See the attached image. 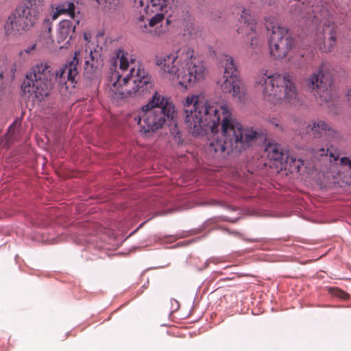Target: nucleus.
Masks as SVG:
<instances>
[{
  "mask_svg": "<svg viewBox=\"0 0 351 351\" xmlns=\"http://www.w3.org/2000/svg\"><path fill=\"white\" fill-rule=\"evenodd\" d=\"M121 53V51H119V53L117 54V57H119V53Z\"/></svg>",
  "mask_w": 351,
  "mask_h": 351,
  "instance_id": "38",
  "label": "nucleus"
},
{
  "mask_svg": "<svg viewBox=\"0 0 351 351\" xmlns=\"http://www.w3.org/2000/svg\"><path fill=\"white\" fill-rule=\"evenodd\" d=\"M239 20L240 23L245 25L246 27H239L237 30V33H245L247 37H250L251 40L250 46L254 53H258L260 51L261 40L256 33V23L254 19L250 15L249 10L243 8L241 10Z\"/></svg>",
  "mask_w": 351,
  "mask_h": 351,
  "instance_id": "14",
  "label": "nucleus"
},
{
  "mask_svg": "<svg viewBox=\"0 0 351 351\" xmlns=\"http://www.w3.org/2000/svg\"><path fill=\"white\" fill-rule=\"evenodd\" d=\"M80 51H76L73 56L67 60L64 67L62 68L64 73L67 71V80L73 84L74 87L75 84H79V86L82 85V77L79 76L78 70L81 62V58H80ZM60 69H62V68Z\"/></svg>",
  "mask_w": 351,
  "mask_h": 351,
  "instance_id": "16",
  "label": "nucleus"
},
{
  "mask_svg": "<svg viewBox=\"0 0 351 351\" xmlns=\"http://www.w3.org/2000/svg\"><path fill=\"white\" fill-rule=\"evenodd\" d=\"M265 151L268 152V156L271 160L279 162L282 166H285V169L289 165L291 171H299L300 166L304 164L302 160L290 157L288 153L284 152L280 145L277 143H269L265 147Z\"/></svg>",
  "mask_w": 351,
  "mask_h": 351,
  "instance_id": "15",
  "label": "nucleus"
},
{
  "mask_svg": "<svg viewBox=\"0 0 351 351\" xmlns=\"http://www.w3.org/2000/svg\"><path fill=\"white\" fill-rule=\"evenodd\" d=\"M219 60L224 66V80L221 84V89L224 93H228L237 98L239 102L245 99V89L243 83L238 76L237 64L234 58L228 55L223 54Z\"/></svg>",
  "mask_w": 351,
  "mask_h": 351,
  "instance_id": "9",
  "label": "nucleus"
},
{
  "mask_svg": "<svg viewBox=\"0 0 351 351\" xmlns=\"http://www.w3.org/2000/svg\"><path fill=\"white\" fill-rule=\"evenodd\" d=\"M131 67L130 72L123 77L118 75L113 86H121L119 93L123 97H141L149 92L153 88L152 76L139 66Z\"/></svg>",
  "mask_w": 351,
  "mask_h": 351,
  "instance_id": "7",
  "label": "nucleus"
},
{
  "mask_svg": "<svg viewBox=\"0 0 351 351\" xmlns=\"http://www.w3.org/2000/svg\"><path fill=\"white\" fill-rule=\"evenodd\" d=\"M210 18H211L212 19H213V20H215V19H216V17H214V16H210Z\"/></svg>",
  "mask_w": 351,
  "mask_h": 351,
  "instance_id": "36",
  "label": "nucleus"
},
{
  "mask_svg": "<svg viewBox=\"0 0 351 351\" xmlns=\"http://www.w3.org/2000/svg\"><path fill=\"white\" fill-rule=\"evenodd\" d=\"M146 6L144 11L148 14V10L152 7V12H167V9L170 10L177 6L178 0H146Z\"/></svg>",
  "mask_w": 351,
  "mask_h": 351,
  "instance_id": "18",
  "label": "nucleus"
},
{
  "mask_svg": "<svg viewBox=\"0 0 351 351\" xmlns=\"http://www.w3.org/2000/svg\"><path fill=\"white\" fill-rule=\"evenodd\" d=\"M75 25L70 20H62L59 23L57 32V42L60 43L66 40V45H70V40L75 36Z\"/></svg>",
  "mask_w": 351,
  "mask_h": 351,
  "instance_id": "17",
  "label": "nucleus"
},
{
  "mask_svg": "<svg viewBox=\"0 0 351 351\" xmlns=\"http://www.w3.org/2000/svg\"><path fill=\"white\" fill-rule=\"evenodd\" d=\"M130 61H131V64H134V62H133V60L132 58L130 59Z\"/></svg>",
  "mask_w": 351,
  "mask_h": 351,
  "instance_id": "37",
  "label": "nucleus"
},
{
  "mask_svg": "<svg viewBox=\"0 0 351 351\" xmlns=\"http://www.w3.org/2000/svg\"><path fill=\"white\" fill-rule=\"evenodd\" d=\"M3 73H2V72H1V73H0V90L1 89V86H2V84H3Z\"/></svg>",
  "mask_w": 351,
  "mask_h": 351,
  "instance_id": "29",
  "label": "nucleus"
},
{
  "mask_svg": "<svg viewBox=\"0 0 351 351\" xmlns=\"http://www.w3.org/2000/svg\"><path fill=\"white\" fill-rule=\"evenodd\" d=\"M165 18V14L163 12H160V13L156 14L153 17L149 19V25L150 27H154L158 23H160Z\"/></svg>",
  "mask_w": 351,
  "mask_h": 351,
  "instance_id": "22",
  "label": "nucleus"
},
{
  "mask_svg": "<svg viewBox=\"0 0 351 351\" xmlns=\"http://www.w3.org/2000/svg\"><path fill=\"white\" fill-rule=\"evenodd\" d=\"M176 114L177 113L175 111L173 118L167 121V124L169 125L170 133L173 136L175 142L177 143L178 145H181L184 143V138L182 136V132L178 125V123L176 119Z\"/></svg>",
  "mask_w": 351,
  "mask_h": 351,
  "instance_id": "19",
  "label": "nucleus"
},
{
  "mask_svg": "<svg viewBox=\"0 0 351 351\" xmlns=\"http://www.w3.org/2000/svg\"><path fill=\"white\" fill-rule=\"evenodd\" d=\"M15 71H16V68L15 67L14 68L13 66H12L11 71L14 73Z\"/></svg>",
  "mask_w": 351,
  "mask_h": 351,
  "instance_id": "34",
  "label": "nucleus"
},
{
  "mask_svg": "<svg viewBox=\"0 0 351 351\" xmlns=\"http://www.w3.org/2000/svg\"><path fill=\"white\" fill-rule=\"evenodd\" d=\"M14 123H13L10 127H9V130H8V132H11L12 130L14 128Z\"/></svg>",
  "mask_w": 351,
  "mask_h": 351,
  "instance_id": "30",
  "label": "nucleus"
},
{
  "mask_svg": "<svg viewBox=\"0 0 351 351\" xmlns=\"http://www.w3.org/2000/svg\"><path fill=\"white\" fill-rule=\"evenodd\" d=\"M193 53L189 47H184L164 57H156V64L162 69L166 77L176 80L186 88L202 79L206 71L205 66L193 58Z\"/></svg>",
  "mask_w": 351,
  "mask_h": 351,
  "instance_id": "2",
  "label": "nucleus"
},
{
  "mask_svg": "<svg viewBox=\"0 0 351 351\" xmlns=\"http://www.w3.org/2000/svg\"><path fill=\"white\" fill-rule=\"evenodd\" d=\"M332 84L329 74H325L322 70L314 72L306 79V88L310 90L318 104L326 105L332 99L330 87Z\"/></svg>",
  "mask_w": 351,
  "mask_h": 351,
  "instance_id": "10",
  "label": "nucleus"
},
{
  "mask_svg": "<svg viewBox=\"0 0 351 351\" xmlns=\"http://www.w3.org/2000/svg\"><path fill=\"white\" fill-rule=\"evenodd\" d=\"M257 82L263 86L264 96L269 101L276 104L282 101L294 106L300 101L293 77L289 73L263 75Z\"/></svg>",
  "mask_w": 351,
  "mask_h": 351,
  "instance_id": "6",
  "label": "nucleus"
},
{
  "mask_svg": "<svg viewBox=\"0 0 351 351\" xmlns=\"http://www.w3.org/2000/svg\"><path fill=\"white\" fill-rule=\"evenodd\" d=\"M36 47V45H31V46H29L26 49H25V51L27 53H29L32 50H34Z\"/></svg>",
  "mask_w": 351,
  "mask_h": 351,
  "instance_id": "27",
  "label": "nucleus"
},
{
  "mask_svg": "<svg viewBox=\"0 0 351 351\" xmlns=\"http://www.w3.org/2000/svg\"><path fill=\"white\" fill-rule=\"evenodd\" d=\"M45 0H23L9 15L4 25L8 36H18L29 30L43 10Z\"/></svg>",
  "mask_w": 351,
  "mask_h": 351,
  "instance_id": "5",
  "label": "nucleus"
},
{
  "mask_svg": "<svg viewBox=\"0 0 351 351\" xmlns=\"http://www.w3.org/2000/svg\"><path fill=\"white\" fill-rule=\"evenodd\" d=\"M330 46L332 47L335 43V36L333 34V33L331 32L330 34Z\"/></svg>",
  "mask_w": 351,
  "mask_h": 351,
  "instance_id": "26",
  "label": "nucleus"
},
{
  "mask_svg": "<svg viewBox=\"0 0 351 351\" xmlns=\"http://www.w3.org/2000/svg\"><path fill=\"white\" fill-rule=\"evenodd\" d=\"M306 131L317 141L325 142L324 146L313 148V153L320 156H328L329 155L330 161H337L339 159V154L328 147L330 142L340 139L341 135L337 130L324 121L317 119L312 123L308 124Z\"/></svg>",
  "mask_w": 351,
  "mask_h": 351,
  "instance_id": "8",
  "label": "nucleus"
},
{
  "mask_svg": "<svg viewBox=\"0 0 351 351\" xmlns=\"http://www.w3.org/2000/svg\"><path fill=\"white\" fill-rule=\"evenodd\" d=\"M64 73V69H56L48 63H39L31 68L21 85L23 95L34 94L38 101H43L52 93L58 78Z\"/></svg>",
  "mask_w": 351,
  "mask_h": 351,
  "instance_id": "4",
  "label": "nucleus"
},
{
  "mask_svg": "<svg viewBox=\"0 0 351 351\" xmlns=\"http://www.w3.org/2000/svg\"><path fill=\"white\" fill-rule=\"evenodd\" d=\"M266 28L268 31L271 30L269 40L270 54L278 59L285 57L294 44L288 29L279 26L276 27L272 23L268 24Z\"/></svg>",
  "mask_w": 351,
  "mask_h": 351,
  "instance_id": "11",
  "label": "nucleus"
},
{
  "mask_svg": "<svg viewBox=\"0 0 351 351\" xmlns=\"http://www.w3.org/2000/svg\"><path fill=\"white\" fill-rule=\"evenodd\" d=\"M99 4L100 3H99V0H95Z\"/></svg>",
  "mask_w": 351,
  "mask_h": 351,
  "instance_id": "39",
  "label": "nucleus"
},
{
  "mask_svg": "<svg viewBox=\"0 0 351 351\" xmlns=\"http://www.w3.org/2000/svg\"><path fill=\"white\" fill-rule=\"evenodd\" d=\"M170 23H171V21L169 19H167V20H166L167 25L170 24Z\"/></svg>",
  "mask_w": 351,
  "mask_h": 351,
  "instance_id": "32",
  "label": "nucleus"
},
{
  "mask_svg": "<svg viewBox=\"0 0 351 351\" xmlns=\"http://www.w3.org/2000/svg\"><path fill=\"white\" fill-rule=\"evenodd\" d=\"M120 69L122 70H126L130 66L128 58L123 53L120 57Z\"/></svg>",
  "mask_w": 351,
  "mask_h": 351,
  "instance_id": "24",
  "label": "nucleus"
},
{
  "mask_svg": "<svg viewBox=\"0 0 351 351\" xmlns=\"http://www.w3.org/2000/svg\"><path fill=\"white\" fill-rule=\"evenodd\" d=\"M139 20H140V21H144V16H141L139 17Z\"/></svg>",
  "mask_w": 351,
  "mask_h": 351,
  "instance_id": "33",
  "label": "nucleus"
},
{
  "mask_svg": "<svg viewBox=\"0 0 351 351\" xmlns=\"http://www.w3.org/2000/svg\"><path fill=\"white\" fill-rule=\"evenodd\" d=\"M340 164L348 167L351 171V159L349 157L343 156L340 158Z\"/></svg>",
  "mask_w": 351,
  "mask_h": 351,
  "instance_id": "25",
  "label": "nucleus"
},
{
  "mask_svg": "<svg viewBox=\"0 0 351 351\" xmlns=\"http://www.w3.org/2000/svg\"><path fill=\"white\" fill-rule=\"evenodd\" d=\"M330 293L332 295L337 297L339 298H341L342 300H344L348 299V298H349V295L346 292H345L338 288H332L330 289Z\"/></svg>",
  "mask_w": 351,
  "mask_h": 351,
  "instance_id": "23",
  "label": "nucleus"
},
{
  "mask_svg": "<svg viewBox=\"0 0 351 351\" xmlns=\"http://www.w3.org/2000/svg\"><path fill=\"white\" fill-rule=\"evenodd\" d=\"M56 18V14H53L52 19L46 18L43 23V33L45 36L50 37L52 25L51 22Z\"/></svg>",
  "mask_w": 351,
  "mask_h": 351,
  "instance_id": "21",
  "label": "nucleus"
},
{
  "mask_svg": "<svg viewBox=\"0 0 351 351\" xmlns=\"http://www.w3.org/2000/svg\"><path fill=\"white\" fill-rule=\"evenodd\" d=\"M185 123L195 136L208 132L220 134L209 143L208 152L215 158L237 155L257 143H265L267 133L253 128H243L227 106L204 104L197 96L188 97L184 104Z\"/></svg>",
  "mask_w": 351,
  "mask_h": 351,
  "instance_id": "1",
  "label": "nucleus"
},
{
  "mask_svg": "<svg viewBox=\"0 0 351 351\" xmlns=\"http://www.w3.org/2000/svg\"><path fill=\"white\" fill-rule=\"evenodd\" d=\"M348 96L351 97V90H350L348 93Z\"/></svg>",
  "mask_w": 351,
  "mask_h": 351,
  "instance_id": "35",
  "label": "nucleus"
},
{
  "mask_svg": "<svg viewBox=\"0 0 351 351\" xmlns=\"http://www.w3.org/2000/svg\"><path fill=\"white\" fill-rule=\"evenodd\" d=\"M103 65V60L99 52L90 51L89 56L86 58L84 72L82 77V86L90 87L96 83L99 76V71Z\"/></svg>",
  "mask_w": 351,
  "mask_h": 351,
  "instance_id": "13",
  "label": "nucleus"
},
{
  "mask_svg": "<svg viewBox=\"0 0 351 351\" xmlns=\"http://www.w3.org/2000/svg\"><path fill=\"white\" fill-rule=\"evenodd\" d=\"M58 14H68L73 19H75V5L73 2L66 1L61 5H59L57 8Z\"/></svg>",
  "mask_w": 351,
  "mask_h": 351,
  "instance_id": "20",
  "label": "nucleus"
},
{
  "mask_svg": "<svg viewBox=\"0 0 351 351\" xmlns=\"http://www.w3.org/2000/svg\"><path fill=\"white\" fill-rule=\"evenodd\" d=\"M302 5L304 7L303 10H302L301 7H300L298 10L297 7L295 8V16L311 19L312 21H314L315 23H323L325 25L327 24L328 26L330 25V21L328 20L330 13L327 6L322 1H315L311 7L308 5H306L305 2H303Z\"/></svg>",
  "mask_w": 351,
  "mask_h": 351,
  "instance_id": "12",
  "label": "nucleus"
},
{
  "mask_svg": "<svg viewBox=\"0 0 351 351\" xmlns=\"http://www.w3.org/2000/svg\"><path fill=\"white\" fill-rule=\"evenodd\" d=\"M84 39L87 41H88V36L86 34H84Z\"/></svg>",
  "mask_w": 351,
  "mask_h": 351,
  "instance_id": "31",
  "label": "nucleus"
},
{
  "mask_svg": "<svg viewBox=\"0 0 351 351\" xmlns=\"http://www.w3.org/2000/svg\"><path fill=\"white\" fill-rule=\"evenodd\" d=\"M175 106L167 97H160L156 92L147 104L141 108L135 118L139 126V132L147 135L162 128L167 121L172 119Z\"/></svg>",
  "mask_w": 351,
  "mask_h": 351,
  "instance_id": "3",
  "label": "nucleus"
},
{
  "mask_svg": "<svg viewBox=\"0 0 351 351\" xmlns=\"http://www.w3.org/2000/svg\"><path fill=\"white\" fill-rule=\"evenodd\" d=\"M135 2L136 4H138L139 7H143L145 5V3L143 0H139L138 1H136Z\"/></svg>",
  "mask_w": 351,
  "mask_h": 351,
  "instance_id": "28",
  "label": "nucleus"
}]
</instances>
